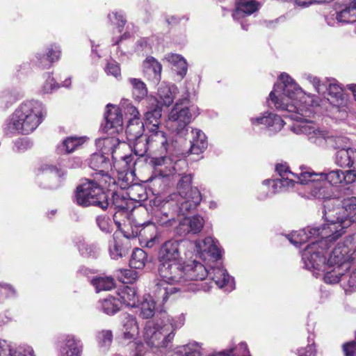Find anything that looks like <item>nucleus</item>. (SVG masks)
Returning a JSON list of instances; mask_svg holds the SVG:
<instances>
[{
	"label": "nucleus",
	"mask_w": 356,
	"mask_h": 356,
	"mask_svg": "<svg viewBox=\"0 0 356 356\" xmlns=\"http://www.w3.org/2000/svg\"><path fill=\"white\" fill-rule=\"evenodd\" d=\"M350 270L347 271L348 277L346 281L350 287H356V248L353 252V262L350 264Z\"/></svg>",
	"instance_id": "nucleus-62"
},
{
	"label": "nucleus",
	"mask_w": 356,
	"mask_h": 356,
	"mask_svg": "<svg viewBox=\"0 0 356 356\" xmlns=\"http://www.w3.org/2000/svg\"><path fill=\"white\" fill-rule=\"evenodd\" d=\"M178 156L179 155H170V154L165 153L164 155L159 157L152 158L150 163L155 168V172H154V175H152L149 177V181L151 182H161L162 179L166 177L167 175L161 170L157 172V168L168 164V163H172L173 161V157Z\"/></svg>",
	"instance_id": "nucleus-35"
},
{
	"label": "nucleus",
	"mask_w": 356,
	"mask_h": 356,
	"mask_svg": "<svg viewBox=\"0 0 356 356\" xmlns=\"http://www.w3.org/2000/svg\"><path fill=\"white\" fill-rule=\"evenodd\" d=\"M91 284L95 288L96 292L110 291L115 287L114 280L110 277H96L91 280Z\"/></svg>",
	"instance_id": "nucleus-50"
},
{
	"label": "nucleus",
	"mask_w": 356,
	"mask_h": 356,
	"mask_svg": "<svg viewBox=\"0 0 356 356\" xmlns=\"http://www.w3.org/2000/svg\"><path fill=\"white\" fill-rule=\"evenodd\" d=\"M280 83H275L269 97L275 106H280L279 99L285 97L293 99L302 92V89L288 74L283 72L280 75Z\"/></svg>",
	"instance_id": "nucleus-9"
},
{
	"label": "nucleus",
	"mask_w": 356,
	"mask_h": 356,
	"mask_svg": "<svg viewBox=\"0 0 356 356\" xmlns=\"http://www.w3.org/2000/svg\"><path fill=\"white\" fill-rule=\"evenodd\" d=\"M178 291V289L175 286H167L165 284L159 283L156 285L154 295L155 298L159 300H162L163 303L165 302L168 299V296Z\"/></svg>",
	"instance_id": "nucleus-54"
},
{
	"label": "nucleus",
	"mask_w": 356,
	"mask_h": 356,
	"mask_svg": "<svg viewBox=\"0 0 356 356\" xmlns=\"http://www.w3.org/2000/svg\"><path fill=\"white\" fill-rule=\"evenodd\" d=\"M59 87L60 86L56 83L54 79L50 74H48V77L42 86V91L44 93H50Z\"/></svg>",
	"instance_id": "nucleus-63"
},
{
	"label": "nucleus",
	"mask_w": 356,
	"mask_h": 356,
	"mask_svg": "<svg viewBox=\"0 0 356 356\" xmlns=\"http://www.w3.org/2000/svg\"><path fill=\"white\" fill-rule=\"evenodd\" d=\"M129 83L131 86L132 95L134 99L140 101L147 95L146 84L140 79L129 78Z\"/></svg>",
	"instance_id": "nucleus-44"
},
{
	"label": "nucleus",
	"mask_w": 356,
	"mask_h": 356,
	"mask_svg": "<svg viewBox=\"0 0 356 356\" xmlns=\"http://www.w3.org/2000/svg\"><path fill=\"white\" fill-rule=\"evenodd\" d=\"M275 170L279 174L280 179H266L263 181V184L265 186H271L273 188V193H275L277 186L281 188L282 186H294L295 183L298 184H306L308 181H302L300 177L302 174L305 171L302 170L299 174L293 173L290 171L289 168L284 164H277L275 166Z\"/></svg>",
	"instance_id": "nucleus-15"
},
{
	"label": "nucleus",
	"mask_w": 356,
	"mask_h": 356,
	"mask_svg": "<svg viewBox=\"0 0 356 356\" xmlns=\"http://www.w3.org/2000/svg\"><path fill=\"white\" fill-rule=\"evenodd\" d=\"M208 275L211 276L212 280L220 287L229 286L231 289H234V278L230 277L226 269L223 268H212L209 270Z\"/></svg>",
	"instance_id": "nucleus-32"
},
{
	"label": "nucleus",
	"mask_w": 356,
	"mask_h": 356,
	"mask_svg": "<svg viewBox=\"0 0 356 356\" xmlns=\"http://www.w3.org/2000/svg\"><path fill=\"white\" fill-rule=\"evenodd\" d=\"M0 356H34L31 347H18L13 350L5 340L0 339Z\"/></svg>",
	"instance_id": "nucleus-39"
},
{
	"label": "nucleus",
	"mask_w": 356,
	"mask_h": 356,
	"mask_svg": "<svg viewBox=\"0 0 356 356\" xmlns=\"http://www.w3.org/2000/svg\"><path fill=\"white\" fill-rule=\"evenodd\" d=\"M170 61L173 64V70L182 79L187 72V63L186 60L180 55L175 54L170 58Z\"/></svg>",
	"instance_id": "nucleus-55"
},
{
	"label": "nucleus",
	"mask_w": 356,
	"mask_h": 356,
	"mask_svg": "<svg viewBox=\"0 0 356 356\" xmlns=\"http://www.w3.org/2000/svg\"><path fill=\"white\" fill-rule=\"evenodd\" d=\"M150 135L149 136L151 147L154 146V144L160 146V152L161 154L167 153L170 155H179V150L175 148L174 142L169 141L167 138L166 134L160 130V127H156L155 129H148Z\"/></svg>",
	"instance_id": "nucleus-18"
},
{
	"label": "nucleus",
	"mask_w": 356,
	"mask_h": 356,
	"mask_svg": "<svg viewBox=\"0 0 356 356\" xmlns=\"http://www.w3.org/2000/svg\"><path fill=\"white\" fill-rule=\"evenodd\" d=\"M95 142L97 147H102V153H94L90 156L89 166L101 175L108 186H111L115 184V179L108 175L112 164L106 154H113L119 145V140L115 137H106L98 138Z\"/></svg>",
	"instance_id": "nucleus-6"
},
{
	"label": "nucleus",
	"mask_w": 356,
	"mask_h": 356,
	"mask_svg": "<svg viewBox=\"0 0 356 356\" xmlns=\"http://www.w3.org/2000/svg\"><path fill=\"white\" fill-rule=\"evenodd\" d=\"M60 56V50L59 47L56 45H51L47 48L45 54H37L35 57V64L41 68H49L51 67V63L57 61Z\"/></svg>",
	"instance_id": "nucleus-31"
},
{
	"label": "nucleus",
	"mask_w": 356,
	"mask_h": 356,
	"mask_svg": "<svg viewBox=\"0 0 356 356\" xmlns=\"http://www.w3.org/2000/svg\"><path fill=\"white\" fill-rule=\"evenodd\" d=\"M326 224L332 229L334 236L343 234L344 229L356 222V197H343L339 193L332 207L329 204H325L323 211Z\"/></svg>",
	"instance_id": "nucleus-4"
},
{
	"label": "nucleus",
	"mask_w": 356,
	"mask_h": 356,
	"mask_svg": "<svg viewBox=\"0 0 356 356\" xmlns=\"http://www.w3.org/2000/svg\"><path fill=\"white\" fill-rule=\"evenodd\" d=\"M158 96L159 99H156L155 102L156 104H159L161 107L163 106H170L173 103L175 98L174 92L168 86H161L158 89Z\"/></svg>",
	"instance_id": "nucleus-46"
},
{
	"label": "nucleus",
	"mask_w": 356,
	"mask_h": 356,
	"mask_svg": "<svg viewBox=\"0 0 356 356\" xmlns=\"http://www.w3.org/2000/svg\"><path fill=\"white\" fill-rule=\"evenodd\" d=\"M122 302L119 298L110 296L100 302V310L104 314L113 316L120 310Z\"/></svg>",
	"instance_id": "nucleus-43"
},
{
	"label": "nucleus",
	"mask_w": 356,
	"mask_h": 356,
	"mask_svg": "<svg viewBox=\"0 0 356 356\" xmlns=\"http://www.w3.org/2000/svg\"><path fill=\"white\" fill-rule=\"evenodd\" d=\"M123 331H138V323L134 316L125 313L122 315Z\"/></svg>",
	"instance_id": "nucleus-59"
},
{
	"label": "nucleus",
	"mask_w": 356,
	"mask_h": 356,
	"mask_svg": "<svg viewBox=\"0 0 356 356\" xmlns=\"http://www.w3.org/2000/svg\"><path fill=\"white\" fill-rule=\"evenodd\" d=\"M83 350L82 341L74 335L69 334L60 348V356H81Z\"/></svg>",
	"instance_id": "nucleus-28"
},
{
	"label": "nucleus",
	"mask_w": 356,
	"mask_h": 356,
	"mask_svg": "<svg viewBox=\"0 0 356 356\" xmlns=\"http://www.w3.org/2000/svg\"><path fill=\"white\" fill-rule=\"evenodd\" d=\"M108 207L113 209L115 211V213L113 215V220L117 225H120V224L115 220L117 214H128V212L130 209L129 204H131V200L118 192H113L111 195V200H108Z\"/></svg>",
	"instance_id": "nucleus-27"
},
{
	"label": "nucleus",
	"mask_w": 356,
	"mask_h": 356,
	"mask_svg": "<svg viewBox=\"0 0 356 356\" xmlns=\"http://www.w3.org/2000/svg\"><path fill=\"white\" fill-rule=\"evenodd\" d=\"M209 356H251L245 343L241 342L238 346L232 348L227 350H222L217 353H213Z\"/></svg>",
	"instance_id": "nucleus-51"
},
{
	"label": "nucleus",
	"mask_w": 356,
	"mask_h": 356,
	"mask_svg": "<svg viewBox=\"0 0 356 356\" xmlns=\"http://www.w3.org/2000/svg\"><path fill=\"white\" fill-rule=\"evenodd\" d=\"M345 356H356V341H350L343 345Z\"/></svg>",
	"instance_id": "nucleus-64"
},
{
	"label": "nucleus",
	"mask_w": 356,
	"mask_h": 356,
	"mask_svg": "<svg viewBox=\"0 0 356 356\" xmlns=\"http://www.w3.org/2000/svg\"><path fill=\"white\" fill-rule=\"evenodd\" d=\"M161 214L165 217V220H160V223L165 227H171L175 222V218L178 216L176 212H173L172 209H164V204L161 207Z\"/></svg>",
	"instance_id": "nucleus-60"
},
{
	"label": "nucleus",
	"mask_w": 356,
	"mask_h": 356,
	"mask_svg": "<svg viewBox=\"0 0 356 356\" xmlns=\"http://www.w3.org/2000/svg\"><path fill=\"white\" fill-rule=\"evenodd\" d=\"M128 141L134 153L139 156H143L151 147L149 136L145 134L130 139Z\"/></svg>",
	"instance_id": "nucleus-38"
},
{
	"label": "nucleus",
	"mask_w": 356,
	"mask_h": 356,
	"mask_svg": "<svg viewBox=\"0 0 356 356\" xmlns=\"http://www.w3.org/2000/svg\"><path fill=\"white\" fill-rule=\"evenodd\" d=\"M320 177L322 180L328 182L331 186H334L338 184H342V177H343V171L341 170H325L323 172L321 173H315L310 171H305L302 174V177H300V180L302 181H308L307 177Z\"/></svg>",
	"instance_id": "nucleus-24"
},
{
	"label": "nucleus",
	"mask_w": 356,
	"mask_h": 356,
	"mask_svg": "<svg viewBox=\"0 0 356 356\" xmlns=\"http://www.w3.org/2000/svg\"><path fill=\"white\" fill-rule=\"evenodd\" d=\"M84 140L81 137L70 136L67 137L60 145H58L57 150L59 153H71L83 143Z\"/></svg>",
	"instance_id": "nucleus-45"
},
{
	"label": "nucleus",
	"mask_w": 356,
	"mask_h": 356,
	"mask_svg": "<svg viewBox=\"0 0 356 356\" xmlns=\"http://www.w3.org/2000/svg\"><path fill=\"white\" fill-rule=\"evenodd\" d=\"M351 238H347L343 242H339L332 251L327 264V267L336 266L344 270H350L351 264L353 262Z\"/></svg>",
	"instance_id": "nucleus-13"
},
{
	"label": "nucleus",
	"mask_w": 356,
	"mask_h": 356,
	"mask_svg": "<svg viewBox=\"0 0 356 356\" xmlns=\"http://www.w3.org/2000/svg\"><path fill=\"white\" fill-rule=\"evenodd\" d=\"M157 321H147L145 327L144 339L151 348H167L175 337V330L184 325L183 314L177 319L170 317L166 311L156 314Z\"/></svg>",
	"instance_id": "nucleus-3"
},
{
	"label": "nucleus",
	"mask_w": 356,
	"mask_h": 356,
	"mask_svg": "<svg viewBox=\"0 0 356 356\" xmlns=\"http://www.w3.org/2000/svg\"><path fill=\"white\" fill-rule=\"evenodd\" d=\"M76 246L83 257L97 259L99 255L100 249L97 243H89L84 240H79L76 242Z\"/></svg>",
	"instance_id": "nucleus-42"
},
{
	"label": "nucleus",
	"mask_w": 356,
	"mask_h": 356,
	"mask_svg": "<svg viewBox=\"0 0 356 356\" xmlns=\"http://www.w3.org/2000/svg\"><path fill=\"white\" fill-rule=\"evenodd\" d=\"M259 8L260 3L255 0H241L236 3V9L232 13V17L234 20H241V28L247 31L248 24L243 19L257 11Z\"/></svg>",
	"instance_id": "nucleus-19"
},
{
	"label": "nucleus",
	"mask_w": 356,
	"mask_h": 356,
	"mask_svg": "<svg viewBox=\"0 0 356 356\" xmlns=\"http://www.w3.org/2000/svg\"><path fill=\"white\" fill-rule=\"evenodd\" d=\"M252 124H265L269 129L273 131H279L283 127L284 122L282 118L275 113H268L254 119H252Z\"/></svg>",
	"instance_id": "nucleus-33"
},
{
	"label": "nucleus",
	"mask_w": 356,
	"mask_h": 356,
	"mask_svg": "<svg viewBox=\"0 0 356 356\" xmlns=\"http://www.w3.org/2000/svg\"><path fill=\"white\" fill-rule=\"evenodd\" d=\"M322 270H326L324 274L323 280L327 284H337L339 281H346L348 277L347 270H344L336 266L327 267V264H325V268H323Z\"/></svg>",
	"instance_id": "nucleus-40"
},
{
	"label": "nucleus",
	"mask_w": 356,
	"mask_h": 356,
	"mask_svg": "<svg viewBox=\"0 0 356 356\" xmlns=\"http://www.w3.org/2000/svg\"><path fill=\"white\" fill-rule=\"evenodd\" d=\"M193 138L190 140L191 147L186 152H180L179 155L182 157H186L190 154L199 155L202 153L208 146L207 136L200 129L192 130Z\"/></svg>",
	"instance_id": "nucleus-23"
},
{
	"label": "nucleus",
	"mask_w": 356,
	"mask_h": 356,
	"mask_svg": "<svg viewBox=\"0 0 356 356\" xmlns=\"http://www.w3.org/2000/svg\"><path fill=\"white\" fill-rule=\"evenodd\" d=\"M47 112L42 104L38 100H30L22 103L4 125L6 135L33 132L42 122Z\"/></svg>",
	"instance_id": "nucleus-2"
},
{
	"label": "nucleus",
	"mask_w": 356,
	"mask_h": 356,
	"mask_svg": "<svg viewBox=\"0 0 356 356\" xmlns=\"http://www.w3.org/2000/svg\"><path fill=\"white\" fill-rule=\"evenodd\" d=\"M110 256L113 259H118L128 254V248L124 246L120 241L113 238L109 243Z\"/></svg>",
	"instance_id": "nucleus-52"
},
{
	"label": "nucleus",
	"mask_w": 356,
	"mask_h": 356,
	"mask_svg": "<svg viewBox=\"0 0 356 356\" xmlns=\"http://www.w3.org/2000/svg\"><path fill=\"white\" fill-rule=\"evenodd\" d=\"M181 241H168L163 244L158 256L159 263H172L181 261L179 245Z\"/></svg>",
	"instance_id": "nucleus-21"
},
{
	"label": "nucleus",
	"mask_w": 356,
	"mask_h": 356,
	"mask_svg": "<svg viewBox=\"0 0 356 356\" xmlns=\"http://www.w3.org/2000/svg\"><path fill=\"white\" fill-rule=\"evenodd\" d=\"M143 73L154 84H158L161 79V64L154 57H147L143 63Z\"/></svg>",
	"instance_id": "nucleus-29"
},
{
	"label": "nucleus",
	"mask_w": 356,
	"mask_h": 356,
	"mask_svg": "<svg viewBox=\"0 0 356 356\" xmlns=\"http://www.w3.org/2000/svg\"><path fill=\"white\" fill-rule=\"evenodd\" d=\"M307 181L308 183L302 184L308 186L311 195L316 199L323 200V207L327 204L332 207L340 193L338 188L322 180L319 177L316 179L307 177Z\"/></svg>",
	"instance_id": "nucleus-10"
},
{
	"label": "nucleus",
	"mask_w": 356,
	"mask_h": 356,
	"mask_svg": "<svg viewBox=\"0 0 356 356\" xmlns=\"http://www.w3.org/2000/svg\"><path fill=\"white\" fill-rule=\"evenodd\" d=\"M170 200L164 202V209H172L177 216H186L194 211L202 201V195L198 188L191 189L190 194L178 196L173 194Z\"/></svg>",
	"instance_id": "nucleus-8"
},
{
	"label": "nucleus",
	"mask_w": 356,
	"mask_h": 356,
	"mask_svg": "<svg viewBox=\"0 0 356 356\" xmlns=\"http://www.w3.org/2000/svg\"><path fill=\"white\" fill-rule=\"evenodd\" d=\"M95 222L99 229L105 234H111L113 226L112 221L107 215H99L95 218Z\"/></svg>",
	"instance_id": "nucleus-58"
},
{
	"label": "nucleus",
	"mask_w": 356,
	"mask_h": 356,
	"mask_svg": "<svg viewBox=\"0 0 356 356\" xmlns=\"http://www.w3.org/2000/svg\"><path fill=\"white\" fill-rule=\"evenodd\" d=\"M113 332L110 330H102L97 333L96 339L98 346L104 350H108L113 341Z\"/></svg>",
	"instance_id": "nucleus-53"
},
{
	"label": "nucleus",
	"mask_w": 356,
	"mask_h": 356,
	"mask_svg": "<svg viewBox=\"0 0 356 356\" xmlns=\"http://www.w3.org/2000/svg\"><path fill=\"white\" fill-rule=\"evenodd\" d=\"M182 158L181 155L173 157V161L171 163H173L172 173L175 176L177 175L180 177L182 176V175L187 174L186 171L188 168V163L187 161Z\"/></svg>",
	"instance_id": "nucleus-56"
},
{
	"label": "nucleus",
	"mask_w": 356,
	"mask_h": 356,
	"mask_svg": "<svg viewBox=\"0 0 356 356\" xmlns=\"http://www.w3.org/2000/svg\"><path fill=\"white\" fill-rule=\"evenodd\" d=\"M217 243L218 241L212 237H206L202 243L196 242L195 247L197 251L207 252L215 260H218L221 258L222 254Z\"/></svg>",
	"instance_id": "nucleus-37"
},
{
	"label": "nucleus",
	"mask_w": 356,
	"mask_h": 356,
	"mask_svg": "<svg viewBox=\"0 0 356 356\" xmlns=\"http://www.w3.org/2000/svg\"><path fill=\"white\" fill-rule=\"evenodd\" d=\"M311 82L319 94H327V99L330 104L337 107L346 104V99L343 90L338 84L334 83V80L326 79L322 81L317 77H313Z\"/></svg>",
	"instance_id": "nucleus-12"
},
{
	"label": "nucleus",
	"mask_w": 356,
	"mask_h": 356,
	"mask_svg": "<svg viewBox=\"0 0 356 356\" xmlns=\"http://www.w3.org/2000/svg\"><path fill=\"white\" fill-rule=\"evenodd\" d=\"M65 175L66 171L56 165L46 163L38 169V179L41 188L54 190L61 186Z\"/></svg>",
	"instance_id": "nucleus-14"
},
{
	"label": "nucleus",
	"mask_w": 356,
	"mask_h": 356,
	"mask_svg": "<svg viewBox=\"0 0 356 356\" xmlns=\"http://www.w3.org/2000/svg\"><path fill=\"white\" fill-rule=\"evenodd\" d=\"M147 254L141 248H135L129 259V266L131 268L142 269L147 261Z\"/></svg>",
	"instance_id": "nucleus-47"
},
{
	"label": "nucleus",
	"mask_w": 356,
	"mask_h": 356,
	"mask_svg": "<svg viewBox=\"0 0 356 356\" xmlns=\"http://www.w3.org/2000/svg\"><path fill=\"white\" fill-rule=\"evenodd\" d=\"M161 214L165 217V220H160V223L165 227H171L175 222V218L178 216L176 212H173L172 209H164V204L161 207Z\"/></svg>",
	"instance_id": "nucleus-61"
},
{
	"label": "nucleus",
	"mask_w": 356,
	"mask_h": 356,
	"mask_svg": "<svg viewBox=\"0 0 356 356\" xmlns=\"http://www.w3.org/2000/svg\"><path fill=\"white\" fill-rule=\"evenodd\" d=\"M162 115V107L161 105H152L147 108V111L144 115L143 123L147 129L158 127L161 124V118Z\"/></svg>",
	"instance_id": "nucleus-34"
},
{
	"label": "nucleus",
	"mask_w": 356,
	"mask_h": 356,
	"mask_svg": "<svg viewBox=\"0 0 356 356\" xmlns=\"http://www.w3.org/2000/svg\"><path fill=\"white\" fill-rule=\"evenodd\" d=\"M73 202L79 207H95L106 211L109 206L108 195L93 179H85L74 192Z\"/></svg>",
	"instance_id": "nucleus-5"
},
{
	"label": "nucleus",
	"mask_w": 356,
	"mask_h": 356,
	"mask_svg": "<svg viewBox=\"0 0 356 356\" xmlns=\"http://www.w3.org/2000/svg\"><path fill=\"white\" fill-rule=\"evenodd\" d=\"M332 229L325 225L308 226L293 233L289 238L290 242L297 247L309 242L302 254L303 267L309 270H321L325 268V252L330 243L335 241L340 234L334 236L331 234Z\"/></svg>",
	"instance_id": "nucleus-1"
},
{
	"label": "nucleus",
	"mask_w": 356,
	"mask_h": 356,
	"mask_svg": "<svg viewBox=\"0 0 356 356\" xmlns=\"http://www.w3.org/2000/svg\"><path fill=\"white\" fill-rule=\"evenodd\" d=\"M133 118L130 119L126 127V134L127 140L132 139L136 136H140L144 134L145 124L139 118V112L138 109L131 106L129 108Z\"/></svg>",
	"instance_id": "nucleus-26"
},
{
	"label": "nucleus",
	"mask_w": 356,
	"mask_h": 356,
	"mask_svg": "<svg viewBox=\"0 0 356 356\" xmlns=\"http://www.w3.org/2000/svg\"><path fill=\"white\" fill-rule=\"evenodd\" d=\"M142 228L138 232L132 230L131 234L124 233V236L127 238H136L137 236L141 237L147 242V246L152 247L156 238V227L154 223L147 222L145 225H142Z\"/></svg>",
	"instance_id": "nucleus-30"
},
{
	"label": "nucleus",
	"mask_w": 356,
	"mask_h": 356,
	"mask_svg": "<svg viewBox=\"0 0 356 356\" xmlns=\"http://www.w3.org/2000/svg\"><path fill=\"white\" fill-rule=\"evenodd\" d=\"M197 111L198 108L196 106L188 105L187 98L179 100L169 114V129L180 137L185 136L190 128L189 124L198 115Z\"/></svg>",
	"instance_id": "nucleus-7"
},
{
	"label": "nucleus",
	"mask_w": 356,
	"mask_h": 356,
	"mask_svg": "<svg viewBox=\"0 0 356 356\" xmlns=\"http://www.w3.org/2000/svg\"><path fill=\"white\" fill-rule=\"evenodd\" d=\"M158 272L163 280L168 284H184V262L181 261L159 263Z\"/></svg>",
	"instance_id": "nucleus-16"
},
{
	"label": "nucleus",
	"mask_w": 356,
	"mask_h": 356,
	"mask_svg": "<svg viewBox=\"0 0 356 356\" xmlns=\"http://www.w3.org/2000/svg\"><path fill=\"white\" fill-rule=\"evenodd\" d=\"M204 220L200 215H195L191 218H185L180 222L177 227V232L181 235L188 234H197L202 229Z\"/></svg>",
	"instance_id": "nucleus-25"
},
{
	"label": "nucleus",
	"mask_w": 356,
	"mask_h": 356,
	"mask_svg": "<svg viewBox=\"0 0 356 356\" xmlns=\"http://www.w3.org/2000/svg\"><path fill=\"white\" fill-rule=\"evenodd\" d=\"M179 179L177 184V190L178 196L187 195L190 194L191 189L197 188V187H192L193 175L191 173L182 175L179 177Z\"/></svg>",
	"instance_id": "nucleus-48"
},
{
	"label": "nucleus",
	"mask_w": 356,
	"mask_h": 356,
	"mask_svg": "<svg viewBox=\"0 0 356 356\" xmlns=\"http://www.w3.org/2000/svg\"><path fill=\"white\" fill-rule=\"evenodd\" d=\"M119 295L124 304L132 307H136L138 299L134 287L124 286Z\"/></svg>",
	"instance_id": "nucleus-49"
},
{
	"label": "nucleus",
	"mask_w": 356,
	"mask_h": 356,
	"mask_svg": "<svg viewBox=\"0 0 356 356\" xmlns=\"http://www.w3.org/2000/svg\"><path fill=\"white\" fill-rule=\"evenodd\" d=\"M299 131L307 136L308 140L318 147H324L327 144L332 145L334 148L339 146H347L344 145L345 138L343 137L333 138L329 136L327 131L321 130L312 124H304L298 127Z\"/></svg>",
	"instance_id": "nucleus-11"
},
{
	"label": "nucleus",
	"mask_w": 356,
	"mask_h": 356,
	"mask_svg": "<svg viewBox=\"0 0 356 356\" xmlns=\"http://www.w3.org/2000/svg\"><path fill=\"white\" fill-rule=\"evenodd\" d=\"M209 273L206 266L195 259L184 262V284L188 281L203 280Z\"/></svg>",
	"instance_id": "nucleus-20"
},
{
	"label": "nucleus",
	"mask_w": 356,
	"mask_h": 356,
	"mask_svg": "<svg viewBox=\"0 0 356 356\" xmlns=\"http://www.w3.org/2000/svg\"><path fill=\"white\" fill-rule=\"evenodd\" d=\"M335 163L342 168H356V149L348 146H336Z\"/></svg>",
	"instance_id": "nucleus-22"
},
{
	"label": "nucleus",
	"mask_w": 356,
	"mask_h": 356,
	"mask_svg": "<svg viewBox=\"0 0 356 356\" xmlns=\"http://www.w3.org/2000/svg\"><path fill=\"white\" fill-rule=\"evenodd\" d=\"M201 353L197 348V344H187L177 347L172 356H200Z\"/></svg>",
	"instance_id": "nucleus-57"
},
{
	"label": "nucleus",
	"mask_w": 356,
	"mask_h": 356,
	"mask_svg": "<svg viewBox=\"0 0 356 356\" xmlns=\"http://www.w3.org/2000/svg\"><path fill=\"white\" fill-rule=\"evenodd\" d=\"M104 124L102 129L108 134H118L123 130V118L120 109L112 104H108L104 113Z\"/></svg>",
	"instance_id": "nucleus-17"
},
{
	"label": "nucleus",
	"mask_w": 356,
	"mask_h": 356,
	"mask_svg": "<svg viewBox=\"0 0 356 356\" xmlns=\"http://www.w3.org/2000/svg\"><path fill=\"white\" fill-rule=\"evenodd\" d=\"M161 311H165L163 307L156 308L155 302L150 296H147L140 304V312L139 316L144 319L153 318L148 321H157L156 314Z\"/></svg>",
	"instance_id": "nucleus-36"
},
{
	"label": "nucleus",
	"mask_w": 356,
	"mask_h": 356,
	"mask_svg": "<svg viewBox=\"0 0 356 356\" xmlns=\"http://www.w3.org/2000/svg\"><path fill=\"white\" fill-rule=\"evenodd\" d=\"M336 19L341 23H353L356 22V4L355 0H352L348 5L339 12L337 13Z\"/></svg>",
	"instance_id": "nucleus-41"
}]
</instances>
